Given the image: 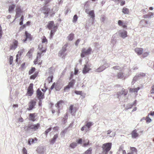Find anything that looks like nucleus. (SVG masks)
<instances>
[{"mask_svg": "<svg viewBox=\"0 0 154 154\" xmlns=\"http://www.w3.org/2000/svg\"><path fill=\"white\" fill-rule=\"evenodd\" d=\"M61 87L59 84L57 83H55V89L57 91H59L61 88Z\"/></svg>", "mask_w": 154, "mask_h": 154, "instance_id": "nucleus-32", "label": "nucleus"}, {"mask_svg": "<svg viewBox=\"0 0 154 154\" xmlns=\"http://www.w3.org/2000/svg\"><path fill=\"white\" fill-rule=\"evenodd\" d=\"M143 49L141 48H136L135 49V51L138 55L142 54L143 52Z\"/></svg>", "mask_w": 154, "mask_h": 154, "instance_id": "nucleus-20", "label": "nucleus"}, {"mask_svg": "<svg viewBox=\"0 0 154 154\" xmlns=\"http://www.w3.org/2000/svg\"><path fill=\"white\" fill-rule=\"evenodd\" d=\"M42 11L45 15V17L48 16V14L50 11V9L46 7H44L42 8Z\"/></svg>", "mask_w": 154, "mask_h": 154, "instance_id": "nucleus-8", "label": "nucleus"}, {"mask_svg": "<svg viewBox=\"0 0 154 154\" xmlns=\"http://www.w3.org/2000/svg\"><path fill=\"white\" fill-rule=\"evenodd\" d=\"M77 142L78 144H81L82 142V139L81 138L79 139L77 141Z\"/></svg>", "mask_w": 154, "mask_h": 154, "instance_id": "nucleus-64", "label": "nucleus"}, {"mask_svg": "<svg viewBox=\"0 0 154 154\" xmlns=\"http://www.w3.org/2000/svg\"><path fill=\"white\" fill-rule=\"evenodd\" d=\"M40 126V124L38 123L36 124L31 125V127L32 130L34 131H35L37 130Z\"/></svg>", "mask_w": 154, "mask_h": 154, "instance_id": "nucleus-18", "label": "nucleus"}, {"mask_svg": "<svg viewBox=\"0 0 154 154\" xmlns=\"http://www.w3.org/2000/svg\"><path fill=\"white\" fill-rule=\"evenodd\" d=\"M55 12L54 11H53V9H52L51 10H50V11L49 13L50 14V15L51 16H53V15L54 14Z\"/></svg>", "mask_w": 154, "mask_h": 154, "instance_id": "nucleus-58", "label": "nucleus"}, {"mask_svg": "<svg viewBox=\"0 0 154 154\" xmlns=\"http://www.w3.org/2000/svg\"><path fill=\"white\" fill-rule=\"evenodd\" d=\"M20 68H21V69H25L26 67H25V63H23V64H22L20 66Z\"/></svg>", "mask_w": 154, "mask_h": 154, "instance_id": "nucleus-57", "label": "nucleus"}, {"mask_svg": "<svg viewBox=\"0 0 154 154\" xmlns=\"http://www.w3.org/2000/svg\"><path fill=\"white\" fill-rule=\"evenodd\" d=\"M73 105H71L69 107V110L70 111V113L72 115H73L74 114V113L73 112Z\"/></svg>", "mask_w": 154, "mask_h": 154, "instance_id": "nucleus-41", "label": "nucleus"}, {"mask_svg": "<svg viewBox=\"0 0 154 154\" xmlns=\"http://www.w3.org/2000/svg\"><path fill=\"white\" fill-rule=\"evenodd\" d=\"M13 58L12 56H11L10 57L9 63L10 65L12 64Z\"/></svg>", "mask_w": 154, "mask_h": 154, "instance_id": "nucleus-59", "label": "nucleus"}, {"mask_svg": "<svg viewBox=\"0 0 154 154\" xmlns=\"http://www.w3.org/2000/svg\"><path fill=\"white\" fill-rule=\"evenodd\" d=\"M134 106L133 104H127L125 108V110H127L128 109H130L132 107Z\"/></svg>", "mask_w": 154, "mask_h": 154, "instance_id": "nucleus-34", "label": "nucleus"}, {"mask_svg": "<svg viewBox=\"0 0 154 154\" xmlns=\"http://www.w3.org/2000/svg\"><path fill=\"white\" fill-rule=\"evenodd\" d=\"M36 96L39 100H42L45 98L44 94L41 92L39 88H38L36 91Z\"/></svg>", "mask_w": 154, "mask_h": 154, "instance_id": "nucleus-5", "label": "nucleus"}, {"mask_svg": "<svg viewBox=\"0 0 154 154\" xmlns=\"http://www.w3.org/2000/svg\"><path fill=\"white\" fill-rule=\"evenodd\" d=\"M88 14H89L91 17V18L93 19H94L95 17V14H94V11L93 10H92L89 11Z\"/></svg>", "mask_w": 154, "mask_h": 154, "instance_id": "nucleus-29", "label": "nucleus"}, {"mask_svg": "<svg viewBox=\"0 0 154 154\" xmlns=\"http://www.w3.org/2000/svg\"><path fill=\"white\" fill-rule=\"evenodd\" d=\"M34 49L33 48H32L30 50H29L27 53V55L30 56L31 54L32 55L33 51Z\"/></svg>", "mask_w": 154, "mask_h": 154, "instance_id": "nucleus-46", "label": "nucleus"}, {"mask_svg": "<svg viewBox=\"0 0 154 154\" xmlns=\"http://www.w3.org/2000/svg\"><path fill=\"white\" fill-rule=\"evenodd\" d=\"M119 33V35L123 38L127 36V32L125 30L120 31Z\"/></svg>", "mask_w": 154, "mask_h": 154, "instance_id": "nucleus-13", "label": "nucleus"}, {"mask_svg": "<svg viewBox=\"0 0 154 154\" xmlns=\"http://www.w3.org/2000/svg\"><path fill=\"white\" fill-rule=\"evenodd\" d=\"M131 151L127 154H137V149L134 147H130Z\"/></svg>", "mask_w": 154, "mask_h": 154, "instance_id": "nucleus-17", "label": "nucleus"}, {"mask_svg": "<svg viewBox=\"0 0 154 154\" xmlns=\"http://www.w3.org/2000/svg\"><path fill=\"white\" fill-rule=\"evenodd\" d=\"M42 54V53L41 52H38L37 54V57H36L37 59L38 58H40L41 57V56Z\"/></svg>", "mask_w": 154, "mask_h": 154, "instance_id": "nucleus-54", "label": "nucleus"}, {"mask_svg": "<svg viewBox=\"0 0 154 154\" xmlns=\"http://www.w3.org/2000/svg\"><path fill=\"white\" fill-rule=\"evenodd\" d=\"M92 149L91 147H90L85 152V154H91V151Z\"/></svg>", "mask_w": 154, "mask_h": 154, "instance_id": "nucleus-36", "label": "nucleus"}, {"mask_svg": "<svg viewBox=\"0 0 154 154\" xmlns=\"http://www.w3.org/2000/svg\"><path fill=\"white\" fill-rule=\"evenodd\" d=\"M53 79V77L52 75L51 77L49 76L48 77V78L46 79V81H48L49 83L52 82V80Z\"/></svg>", "mask_w": 154, "mask_h": 154, "instance_id": "nucleus-40", "label": "nucleus"}, {"mask_svg": "<svg viewBox=\"0 0 154 154\" xmlns=\"http://www.w3.org/2000/svg\"><path fill=\"white\" fill-rule=\"evenodd\" d=\"M153 15V14L152 13H150L148 14H146L144 15L143 16V17L145 18H150Z\"/></svg>", "mask_w": 154, "mask_h": 154, "instance_id": "nucleus-35", "label": "nucleus"}, {"mask_svg": "<svg viewBox=\"0 0 154 154\" xmlns=\"http://www.w3.org/2000/svg\"><path fill=\"white\" fill-rule=\"evenodd\" d=\"M16 14L15 16V19L20 17L21 15V14L22 12V9L21 8L20 6H17V8L16 9Z\"/></svg>", "mask_w": 154, "mask_h": 154, "instance_id": "nucleus-6", "label": "nucleus"}, {"mask_svg": "<svg viewBox=\"0 0 154 154\" xmlns=\"http://www.w3.org/2000/svg\"><path fill=\"white\" fill-rule=\"evenodd\" d=\"M112 143H107L103 144L102 146L103 151L102 153L99 154H107L111 148Z\"/></svg>", "mask_w": 154, "mask_h": 154, "instance_id": "nucleus-2", "label": "nucleus"}, {"mask_svg": "<svg viewBox=\"0 0 154 154\" xmlns=\"http://www.w3.org/2000/svg\"><path fill=\"white\" fill-rule=\"evenodd\" d=\"M139 87H138L137 88H131L129 89V91L131 92H134L135 94L137 93L138 91L140 89Z\"/></svg>", "mask_w": 154, "mask_h": 154, "instance_id": "nucleus-24", "label": "nucleus"}, {"mask_svg": "<svg viewBox=\"0 0 154 154\" xmlns=\"http://www.w3.org/2000/svg\"><path fill=\"white\" fill-rule=\"evenodd\" d=\"M51 130V128H49L47 129L45 132V135H47L48 133Z\"/></svg>", "mask_w": 154, "mask_h": 154, "instance_id": "nucleus-50", "label": "nucleus"}, {"mask_svg": "<svg viewBox=\"0 0 154 154\" xmlns=\"http://www.w3.org/2000/svg\"><path fill=\"white\" fill-rule=\"evenodd\" d=\"M152 121V119L148 117H147L146 119V123H149Z\"/></svg>", "mask_w": 154, "mask_h": 154, "instance_id": "nucleus-53", "label": "nucleus"}, {"mask_svg": "<svg viewBox=\"0 0 154 154\" xmlns=\"http://www.w3.org/2000/svg\"><path fill=\"white\" fill-rule=\"evenodd\" d=\"M91 69L89 67V65L86 64H85L82 70V72L84 74H86L88 73Z\"/></svg>", "mask_w": 154, "mask_h": 154, "instance_id": "nucleus-16", "label": "nucleus"}, {"mask_svg": "<svg viewBox=\"0 0 154 154\" xmlns=\"http://www.w3.org/2000/svg\"><path fill=\"white\" fill-rule=\"evenodd\" d=\"M68 46L67 44H65L62 48V49L59 51V57H62V58L64 59L66 55L65 52L66 51V48Z\"/></svg>", "mask_w": 154, "mask_h": 154, "instance_id": "nucleus-3", "label": "nucleus"}, {"mask_svg": "<svg viewBox=\"0 0 154 154\" xmlns=\"http://www.w3.org/2000/svg\"><path fill=\"white\" fill-rule=\"evenodd\" d=\"M112 68L114 69L119 70L120 69L121 67L119 66H115L113 67Z\"/></svg>", "mask_w": 154, "mask_h": 154, "instance_id": "nucleus-56", "label": "nucleus"}, {"mask_svg": "<svg viewBox=\"0 0 154 154\" xmlns=\"http://www.w3.org/2000/svg\"><path fill=\"white\" fill-rule=\"evenodd\" d=\"M47 27L50 30L53 27L54 29L56 27L54 24V22L52 21L48 22L47 26Z\"/></svg>", "mask_w": 154, "mask_h": 154, "instance_id": "nucleus-12", "label": "nucleus"}, {"mask_svg": "<svg viewBox=\"0 0 154 154\" xmlns=\"http://www.w3.org/2000/svg\"><path fill=\"white\" fill-rule=\"evenodd\" d=\"M122 12L125 14H128L129 13V10L128 8L124 7L122 9Z\"/></svg>", "mask_w": 154, "mask_h": 154, "instance_id": "nucleus-30", "label": "nucleus"}, {"mask_svg": "<svg viewBox=\"0 0 154 154\" xmlns=\"http://www.w3.org/2000/svg\"><path fill=\"white\" fill-rule=\"evenodd\" d=\"M70 88V87L68 85L64 87V90L65 91H67L69 90Z\"/></svg>", "mask_w": 154, "mask_h": 154, "instance_id": "nucleus-52", "label": "nucleus"}, {"mask_svg": "<svg viewBox=\"0 0 154 154\" xmlns=\"http://www.w3.org/2000/svg\"><path fill=\"white\" fill-rule=\"evenodd\" d=\"M16 6L15 5L12 4L11 5H10L9 6L8 11L9 12L11 13L13 11Z\"/></svg>", "mask_w": 154, "mask_h": 154, "instance_id": "nucleus-25", "label": "nucleus"}, {"mask_svg": "<svg viewBox=\"0 0 154 154\" xmlns=\"http://www.w3.org/2000/svg\"><path fill=\"white\" fill-rule=\"evenodd\" d=\"M75 93L77 95H81L82 94V91H75Z\"/></svg>", "mask_w": 154, "mask_h": 154, "instance_id": "nucleus-60", "label": "nucleus"}, {"mask_svg": "<svg viewBox=\"0 0 154 154\" xmlns=\"http://www.w3.org/2000/svg\"><path fill=\"white\" fill-rule=\"evenodd\" d=\"M68 129V128H65V129L63 130L61 132V134L62 135L64 136L65 133L67 132Z\"/></svg>", "mask_w": 154, "mask_h": 154, "instance_id": "nucleus-48", "label": "nucleus"}, {"mask_svg": "<svg viewBox=\"0 0 154 154\" xmlns=\"http://www.w3.org/2000/svg\"><path fill=\"white\" fill-rule=\"evenodd\" d=\"M103 65L104 66L106 69L109 66L110 64L109 63H106L104 64Z\"/></svg>", "mask_w": 154, "mask_h": 154, "instance_id": "nucleus-62", "label": "nucleus"}, {"mask_svg": "<svg viewBox=\"0 0 154 154\" xmlns=\"http://www.w3.org/2000/svg\"><path fill=\"white\" fill-rule=\"evenodd\" d=\"M37 151L39 154H43L45 149L43 146H40L37 148Z\"/></svg>", "mask_w": 154, "mask_h": 154, "instance_id": "nucleus-19", "label": "nucleus"}, {"mask_svg": "<svg viewBox=\"0 0 154 154\" xmlns=\"http://www.w3.org/2000/svg\"><path fill=\"white\" fill-rule=\"evenodd\" d=\"M78 18V16L77 14H75L73 18L72 22L73 23H75L77 20Z\"/></svg>", "mask_w": 154, "mask_h": 154, "instance_id": "nucleus-42", "label": "nucleus"}, {"mask_svg": "<svg viewBox=\"0 0 154 154\" xmlns=\"http://www.w3.org/2000/svg\"><path fill=\"white\" fill-rule=\"evenodd\" d=\"M105 69V66H104L103 65H102V66L100 67L99 68H98V69H96V72H101L103 71Z\"/></svg>", "mask_w": 154, "mask_h": 154, "instance_id": "nucleus-27", "label": "nucleus"}, {"mask_svg": "<svg viewBox=\"0 0 154 154\" xmlns=\"http://www.w3.org/2000/svg\"><path fill=\"white\" fill-rule=\"evenodd\" d=\"M58 137V135L57 134H55L53 138L50 141V144H54L55 142V141Z\"/></svg>", "mask_w": 154, "mask_h": 154, "instance_id": "nucleus-21", "label": "nucleus"}, {"mask_svg": "<svg viewBox=\"0 0 154 154\" xmlns=\"http://www.w3.org/2000/svg\"><path fill=\"white\" fill-rule=\"evenodd\" d=\"M34 143H35L34 139L31 138L29 139L28 144L29 145H31Z\"/></svg>", "mask_w": 154, "mask_h": 154, "instance_id": "nucleus-45", "label": "nucleus"}, {"mask_svg": "<svg viewBox=\"0 0 154 154\" xmlns=\"http://www.w3.org/2000/svg\"><path fill=\"white\" fill-rule=\"evenodd\" d=\"M74 34L73 33H71L67 37L69 41H72L73 40Z\"/></svg>", "mask_w": 154, "mask_h": 154, "instance_id": "nucleus-37", "label": "nucleus"}, {"mask_svg": "<svg viewBox=\"0 0 154 154\" xmlns=\"http://www.w3.org/2000/svg\"><path fill=\"white\" fill-rule=\"evenodd\" d=\"M75 79H72V81L70 82L68 84V85L70 88L73 87L75 83Z\"/></svg>", "mask_w": 154, "mask_h": 154, "instance_id": "nucleus-38", "label": "nucleus"}, {"mask_svg": "<svg viewBox=\"0 0 154 154\" xmlns=\"http://www.w3.org/2000/svg\"><path fill=\"white\" fill-rule=\"evenodd\" d=\"M18 44V41L15 40L13 42V44L11 45L10 47V50H15L16 48L17 47Z\"/></svg>", "mask_w": 154, "mask_h": 154, "instance_id": "nucleus-10", "label": "nucleus"}, {"mask_svg": "<svg viewBox=\"0 0 154 154\" xmlns=\"http://www.w3.org/2000/svg\"><path fill=\"white\" fill-rule=\"evenodd\" d=\"M31 125H29L27 126H25L23 128L24 130L28 132H29L31 130Z\"/></svg>", "mask_w": 154, "mask_h": 154, "instance_id": "nucleus-26", "label": "nucleus"}, {"mask_svg": "<svg viewBox=\"0 0 154 154\" xmlns=\"http://www.w3.org/2000/svg\"><path fill=\"white\" fill-rule=\"evenodd\" d=\"M25 33L26 38L29 41H31L32 40V37L31 34L30 33H28L27 31H26L25 32Z\"/></svg>", "mask_w": 154, "mask_h": 154, "instance_id": "nucleus-23", "label": "nucleus"}, {"mask_svg": "<svg viewBox=\"0 0 154 154\" xmlns=\"http://www.w3.org/2000/svg\"><path fill=\"white\" fill-rule=\"evenodd\" d=\"M35 67H32L29 71V75H31L35 71Z\"/></svg>", "mask_w": 154, "mask_h": 154, "instance_id": "nucleus-39", "label": "nucleus"}, {"mask_svg": "<svg viewBox=\"0 0 154 154\" xmlns=\"http://www.w3.org/2000/svg\"><path fill=\"white\" fill-rule=\"evenodd\" d=\"M36 104V102L33 100H31L29 103V108H27L28 110H32L35 108V106Z\"/></svg>", "mask_w": 154, "mask_h": 154, "instance_id": "nucleus-7", "label": "nucleus"}, {"mask_svg": "<svg viewBox=\"0 0 154 154\" xmlns=\"http://www.w3.org/2000/svg\"><path fill=\"white\" fill-rule=\"evenodd\" d=\"M64 103V102L63 100H61L58 102L56 104V106L57 107L59 112L60 110L62 108L63 105Z\"/></svg>", "mask_w": 154, "mask_h": 154, "instance_id": "nucleus-11", "label": "nucleus"}, {"mask_svg": "<svg viewBox=\"0 0 154 154\" xmlns=\"http://www.w3.org/2000/svg\"><path fill=\"white\" fill-rule=\"evenodd\" d=\"M137 131L136 129H134L132 131L131 134L132 138H136L138 137L139 134L137 132Z\"/></svg>", "mask_w": 154, "mask_h": 154, "instance_id": "nucleus-14", "label": "nucleus"}, {"mask_svg": "<svg viewBox=\"0 0 154 154\" xmlns=\"http://www.w3.org/2000/svg\"><path fill=\"white\" fill-rule=\"evenodd\" d=\"M118 23L119 25L120 26H122L123 25V23L122 21L121 20H119L118 21Z\"/></svg>", "mask_w": 154, "mask_h": 154, "instance_id": "nucleus-61", "label": "nucleus"}, {"mask_svg": "<svg viewBox=\"0 0 154 154\" xmlns=\"http://www.w3.org/2000/svg\"><path fill=\"white\" fill-rule=\"evenodd\" d=\"M117 76L119 78L122 79L123 78L124 75L123 73L122 72H120L118 73Z\"/></svg>", "mask_w": 154, "mask_h": 154, "instance_id": "nucleus-44", "label": "nucleus"}, {"mask_svg": "<svg viewBox=\"0 0 154 154\" xmlns=\"http://www.w3.org/2000/svg\"><path fill=\"white\" fill-rule=\"evenodd\" d=\"M146 75V74L145 73H140V74H138L137 75L135 76L134 77V80L136 79L137 80H138L139 79L145 76Z\"/></svg>", "mask_w": 154, "mask_h": 154, "instance_id": "nucleus-15", "label": "nucleus"}, {"mask_svg": "<svg viewBox=\"0 0 154 154\" xmlns=\"http://www.w3.org/2000/svg\"><path fill=\"white\" fill-rule=\"evenodd\" d=\"M81 130L82 131L85 130V132H87L89 130V129H88V128H87V127L86 124L82 127Z\"/></svg>", "mask_w": 154, "mask_h": 154, "instance_id": "nucleus-33", "label": "nucleus"}, {"mask_svg": "<svg viewBox=\"0 0 154 154\" xmlns=\"http://www.w3.org/2000/svg\"><path fill=\"white\" fill-rule=\"evenodd\" d=\"M127 92L122 91L118 92L116 96L121 102H126L127 101L128 98L127 96Z\"/></svg>", "mask_w": 154, "mask_h": 154, "instance_id": "nucleus-1", "label": "nucleus"}, {"mask_svg": "<svg viewBox=\"0 0 154 154\" xmlns=\"http://www.w3.org/2000/svg\"><path fill=\"white\" fill-rule=\"evenodd\" d=\"M56 31L55 30H51L50 32V35L51 38H52L54 34Z\"/></svg>", "mask_w": 154, "mask_h": 154, "instance_id": "nucleus-49", "label": "nucleus"}, {"mask_svg": "<svg viewBox=\"0 0 154 154\" xmlns=\"http://www.w3.org/2000/svg\"><path fill=\"white\" fill-rule=\"evenodd\" d=\"M55 83L54 82L51 86L50 89L52 90H53L54 88H55Z\"/></svg>", "mask_w": 154, "mask_h": 154, "instance_id": "nucleus-63", "label": "nucleus"}, {"mask_svg": "<svg viewBox=\"0 0 154 154\" xmlns=\"http://www.w3.org/2000/svg\"><path fill=\"white\" fill-rule=\"evenodd\" d=\"M85 124L87 127V128L90 130V128L93 125L94 123L92 122H87Z\"/></svg>", "mask_w": 154, "mask_h": 154, "instance_id": "nucleus-28", "label": "nucleus"}, {"mask_svg": "<svg viewBox=\"0 0 154 154\" xmlns=\"http://www.w3.org/2000/svg\"><path fill=\"white\" fill-rule=\"evenodd\" d=\"M38 75V72H35L34 74L30 76V79H34Z\"/></svg>", "mask_w": 154, "mask_h": 154, "instance_id": "nucleus-31", "label": "nucleus"}, {"mask_svg": "<svg viewBox=\"0 0 154 154\" xmlns=\"http://www.w3.org/2000/svg\"><path fill=\"white\" fill-rule=\"evenodd\" d=\"M77 143H72L70 145V147L72 148H75L77 146Z\"/></svg>", "mask_w": 154, "mask_h": 154, "instance_id": "nucleus-43", "label": "nucleus"}, {"mask_svg": "<svg viewBox=\"0 0 154 154\" xmlns=\"http://www.w3.org/2000/svg\"><path fill=\"white\" fill-rule=\"evenodd\" d=\"M48 42V40L47 39L45 36H44L43 37L42 39V43H47Z\"/></svg>", "mask_w": 154, "mask_h": 154, "instance_id": "nucleus-47", "label": "nucleus"}, {"mask_svg": "<svg viewBox=\"0 0 154 154\" xmlns=\"http://www.w3.org/2000/svg\"><path fill=\"white\" fill-rule=\"evenodd\" d=\"M22 152L23 154H27V151L25 147H23L22 149Z\"/></svg>", "mask_w": 154, "mask_h": 154, "instance_id": "nucleus-51", "label": "nucleus"}, {"mask_svg": "<svg viewBox=\"0 0 154 154\" xmlns=\"http://www.w3.org/2000/svg\"><path fill=\"white\" fill-rule=\"evenodd\" d=\"M33 84L32 83H31L27 89V93L29 96H31L33 93Z\"/></svg>", "mask_w": 154, "mask_h": 154, "instance_id": "nucleus-9", "label": "nucleus"}, {"mask_svg": "<svg viewBox=\"0 0 154 154\" xmlns=\"http://www.w3.org/2000/svg\"><path fill=\"white\" fill-rule=\"evenodd\" d=\"M24 51V49H22V50H21L20 51H19L18 52V53L19 54L20 56L23 53Z\"/></svg>", "mask_w": 154, "mask_h": 154, "instance_id": "nucleus-55", "label": "nucleus"}, {"mask_svg": "<svg viewBox=\"0 0 154 154\" xmlns=\"http://www.w3.org/2000/svg\"><path fill=\"white\" fill-rule=\"evenodd\" d=\"M92 49L91 48L89 47L86 50L85 48H83L82 51V53L81 56L82 57H84L85 56V55H89L91 54L92 51Z\"/></svg>", "mask_w": 154, "mask_h": 154, "instance_id": "nucleus-4", "label": "nucleus"}, {"mask_svg": "<svg viewBox=\"0 0 154 154\" xmlns=\"http://www.w3.org/2000/svg\"><path fill=\"white\" fill-rule=\"evenodd\" d=\"M35 113H30L29 115V120L33 122L35 121Z\"/></svg>", "mask_w": 154, "mask_h": 154, "instance_id": "nucleus-22", "label": "nucleus"}]
</instances>
